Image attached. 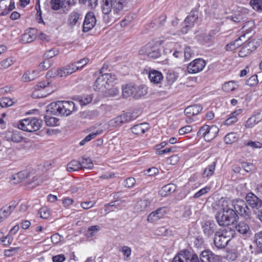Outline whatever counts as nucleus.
<instances>
[{
	"instance_id": "nucleus-1",
	"label": "nucleus",
	"mask_w": 262,
	"mask_h": 262,
	"mask_svg": "<svg viewBox=\"0 0 262 262\" xmlns=\"http://www.w3.org/2000/svg\"><path fill=\"white\" fill-rule=\"evenodd\" d=\"M125 0H105L102 5L103 19L106 24L115 22L122 10Z\"/></svg>"
},
{
	"instance_id": "nucleus-2",
	"label": "nucleus",
	"mask_w": 262,
	"mask_h": 262,
	"mask_svg": "<svg viewBox=\"0 0 262 262\" xmlns=\"http://www.w3.org/2000/svg\"><path fill=\"white\" fill-rule=\"evenodd\" d=\"M231 200L225 199L222 201V209L216 215V221L219 225L229 226L233 223L236 218V213L231 208Z\"/></svg>"
},
{
	"instance_id": "nucleus-3",
	"label": "nucleus",
	"mask_w": 262,
	"mask_h": 262,
	"mask_svg": "<svg viewBox=\"0 0 262 262\" xmlns=\"http://www.w3.org/2000/svg\"><path fill=\"white\" fill-rule=\"evenodd\" d=\"M56 89L57 86L51 81L44 80L34 86L32 97L35 98L46 97L54 92Z\"/></svg>"
},
{
	"instance_id": "nucleus-4",
	"label": "nucleus",
	"mask_w": 262,
	"mask_h": 262,
	"mask_svg": "<svg viewBox=\"0 0 262 262\" xmlns=\"http://www.w3.org/2000/svg\"><path fill=\"white\" fill-rule=\"evenodd\" d=\"M51 111L54 114L69 116L75 110V103L73 101H59L50 104Z\"/></svg>"
},
{
	"instance_id": "nucleus-5",
	"label": "nucleus",
	"mask_w": 262,
	"mask_h": 262,
	"mask_svg": "<svg viewBox=\"0 0 262 262\" xmlns=\"http://www.w3.org/2000/svg\"><path fill=\"white\" fill-rule=\"evenodd\" d=\"M117 79L115 74L105 73L101 74L96 80L93 88L95 91L103 92L112 85Z\"/></svg>"
},
{
	"instance_id": "nucleus-6",
	"label": "nucleus",
	"mask_w": 262,
	"mask_h": 262,
	"mask_svg": "<svg viewBox=\"0 0 262 262\" xmlns=\"http://www.w3.org/2000/svg\"><path fill=\"white\" fill-rule=\"evenodd\" d=\"M253 21L247 22L242 29V32H246V33L243 34L238 37V38L228 43L226 47V50L227 51H233L246 42L247 40V38H246V34L251 32L253 30Z\"/></svg>"
},
{
	"instance_id": "nucleus-7",
	"label": "nucleus",
	"mask_w": 262,
	"mask_h": 262,
	"mask_svg": "<svg viewBox=\"0 0 262 262\" xmlns=\"http://www.w3.org/2000/svg\"><path fill=\"white\" fill-rule=\"evenodd\" d=\"M41 120L34 117H30L20 120L18 124L19 129L28 132H35L39 129Z\"/></svg>"
},
{
	"instance_id": "nucleus-8",
	"label": "nucleus",
	"mask_w": 262,
	"mask_h": 262,
	"mask_svg": "<svg viewBox=\"0 0 262 262\" xmlns=\"http://www.w3.org/2000/svg\"><path fill=\"white\" fill-rule=\"evenodd\" d=\"M233 206L235 213H238L239 215L244 217L246 219H250L251 217V212L246 203L244 201L241 199H236L231 201L230 207Z\"/></svg>"
},
{
	"instance_id": "nucleus-9",
	"label": "nucleus",
	"mask_w": 262,
	"mask_h": 262,
	"mask_svg": "<svg viewBox=\"0 0 262 262\" xmlns=\"http://www.w3.org/2000/svg\"><path fill=\"white\" fill-rule=\"evenodd\" d=\"M219 128L216 125H204L199 130L198 135L204 138L207 142L213 140L218 135Z\"/></svg>"
},
{
	"instance_id": "nucleus-10",
	"label": "nucleus",
	"mask_w": 262,
	"mask_h": 262,
	"mask_svg": "<svg viewBox=\"0 0 262 262\" xmlns=\"http://www.w3.org/2000/svg\"><path fill=\"white\" fill-rule=\"evenodd\" d=\"M139 54L141 55H146L151 59H157L161 56L159 49L154 46V43L148 42L139 51Z\"/></svg>"
},
{
	"instance_id": "nucleus-11",
	"label": "nucleus",
	"mask_w": 262,
	"mask_h": 262,
	"mask_svg": "<svg viewBox=\"0 0 262 262\" xmlns=\"http://www.w3.org/2000/svg\"><path fill=\"white\" fill-rule=\"evenodd\" d=\"M262 42L261 39L256 37L250 39L247 45L243 47L238 52V56L244 57L249 55L252 51L257 49Z\"/></svg>"
},
{
	"instance_id": "nucleus-12",
	"label": "nucleus",
	"mask_w": 262,
	"mask_h": 262,
	"mask_svg": "<svg viewBox=\"0 0 262 262\" xmlns=\"http://www.w3.org/2000/svg\"><path fill=\"white\" fill-rule=\"evenodd\" d=\"M202 110L203 107L200 104H194L187 107L184 110V114L187 117L186 122L190 123L195 121L197 119V116Z\"/></svg>"
},
{
	"instance_id": "nucleus-13",
	"label": "nucleus",
	"mask_w": 262,
	"mask_h": 262,
	"mask_svg": "<svg viewBox=\"0 0 262 262\" xmlns=\"http://www.w3.org/2000/svg\"><path fill=\"white\" fill-rule=\"evenodd\" d=\"M198 19V11L196 9H193L185 19L184 23L185 26L181 29V32L186 34L188 31L193 27L195 23Z\"/></svg>"
},
{
	"instance_id": "nucleus-14",
	"label": "nucleus",
	"mask_w": 262,
	"mask_h": 262,
	"mask_svg": "<svg viewBox=\"0 0 262 262\" xmlns=\"http://www.w3.org/2000/svg\"><path fill=\"white\" fill-rule=\"evenodd\" d=\"M246 201L255 213H257V211L262 207V200L252 192L247 193L246 196Z\"/></svg>"
},
{
	"instance_id": "nucleus-15",
	"label": "nucleus",
	"mask_w": 262,
	"mask_h": 262,
	"mask_svg": "<svg viewBox=\"0 0 262 262\" xmlns=\"http://www.w3.org/2000/svg\"><path fill=\"white\" fill-rule=\"evenodd\" d=\"M205 61L202 58H196L187 66V71L189 74L198 73L204 69L206 66Z\"/></svg>"
},
{
	"instance_id": "nucleus-16",
	"label": "nucleus",
	"mask_w": 262,
	"mask_h": 262,
	"mask_svg": "<svg viewBox=\"0 0 262 262\" xmlns=\"http://www.w3.org/2000/svg\"><path fill=\"white\" fill-rule=\"evenodd\" d=\"M96 24V18L93 12L86 13L83 24V31L88 32L92 29Z\"/></svg>"
},
{
	"instance_id": "nucleus-17",
	"label": "nucleus",
	"mask_w": 262,
	"mask_h": 262,
	"mask_svg": "<svg viewBox=\"0 0 262 262\" xmlns=\"http://www.w3.org/2000/svg\"><path fill=\"white\" fill-rule=\"evenodd\" d=\"M5 139L8 141L19 143L24 140L21 132L18 130H8L5 133Z\"/></svg>"
},
{
	"instance_id": "nucleus-18",
	"label": "nucleus",
	"mask_w": 262,
	"mask_h": 262,
	"mask_svg": "<svg viewBox=\"0 0 262 262\" xmlns=\"http://www.w3.org/2000/svg\"><path fill=\"white\" fill-rule=\"evenodd\" d=\"M79 70L75 62H71L63 68L57 70V74L59 77H66Z\"/></svg>"
},
{
	"instance_id": "nucleus-19",
	"label": "nucleus",
	"mask_w": 262,
	"mask_h": 262,
	"mask_svg": "<svg viewBox=\"0 0 262 262\" xmlns=\"http://www.w3.org/2000/svg\"><path fill=\"white\" fill-rule=\"evenodd\" d=\"M38 30L37 29L30 28L27 30L20 38V41L23 43H30L33 41L37 37Z\"/></svg>"
},
{
	"instance_id": "nucleus-20",
	"label": "nucleus",
	"mask_w": 262,
	"mask_h": 262,
	"mask_svg": "<svg viewBox=\"0 0 262 262\" xmlns=\"http://www.w3.org/2000/svg\"><path fill=\"white\" fill-rule=\"evenodd\" d=\"M167 212L165 207L158 208L148 215L147 220L149 223H155L158 220L163 219L167 213Z\"/></svg>"
},
{
	"instance_id": "nucleus-21",
	"label": "nucleus",
	"mask_w": 262,
	"mask_h": 262,
	"mask_svg": "<svg viewBox=\"0 0 262 262\" xmlns=\"http://www.w3.org/2000/svg\"><path fill=\"white\" fill-rule=\"evenodd\" d=\"M15 8L14 2L12 0L0 1V10L1 15H6Z\"/></svg>"
},
{
	"instance_id": "nucleus-22",
	"label": "nucleus",
	"mask_w": 262,
	"mask_h": 262,
	"mask_svg": "<svg viewBox=\"0 0 262 262\" xmlns=\"http://www.w3.org/2000/svg\"><path fill=\"white\" fill-rule=\"evenodd\" d=\"M130 120L127 114H123L110 121V125L113 127H118L128 122Z\"/></svg>"
},
{
	"instance_id": "nucleus-23",
	"label": "nucleus",
	"mask_w": 262,
	"mask_h": 262,
	"mask_svg": "<svg viewBox=\"0 0 262 262\" xmlns=\"http://www.w3.org/2000/svg\"><path fill=\"white\" fill-rule=\"evenodd\" d=\"M148 75L150 82L154 84L160 83L163 79L162 73L158 70H149Z\"/></svg>"
},
{
	"instance_id": "nucleus-24",
	"label": "nucleus",
	"mask_w": 262,
	"mask_h": 262,
	"mask_svg": "<svg viewBox=\"0 0 262 262\" xmlns=\"http://www.w3.org/2000/svg\"><path fill=\"white\" fill-rule=\"evenodd\" d=\"M202 228L205 235L208 237L216 233V226L213 222H206L203 225Z\"/></svg>"
},
{
	"instance_id": "nucleus-25",
	"label": "nucleus",
	"mask_w": 262,
	"mask_h": 262,
	"mask_svg": "<svg viewBox=\"0 0 262 262\" xmlns=\"http://www.w3.org/2000/svg\"><path fill=\"white\" fill-rule=\"evenodd\" d=\"M229 242V239H227L222 234L219 232L215 233L214 243L217 248L221 249L225 248Z\"/></svg>"
},
{
	"instance_id": "nucleus-26",
	"label": "nucleus",
	"mask_w": 262,
	"mask_h": 262,
	"mask_svg": "<svg viewBox=\"0 0 262 262\" xmlns=\"http://www.w3.org/2000/svg\"><path fill=\"white\" fill-rule=\"evenodd\" d=\"M149 129L148 123H140L135 125L130 128L131 132L137 136H141Z\"/></svg>"
},
{
	"instance_id": "nucleus-27",
	"label": "nucleus",
	"mask_w": 262,
	"mask_h": 262,
	"mask_svg": "<svg viewBox=\"0 0 262 262\" xmlns=\"http://www.w3.org/2000/svg\"><path fill=\"white\" fill-rule=\"evenodd\" d=\"M200 259L201 262H215L216 255L210 250H205L201 252Z\"/></svg>"
},
{
	"instance_id": "nucleus-28",
	"label": "nucleus",
	"mask_w": 262,
	"mask_h": 262,
	"mask_svg": "<svg viewBox=\"0 0 262 262\" xmlns=\"http://www.w3.org/2000/svg\"><path fill=\"white\" fill-rule=\"evenodd\" d=\"M16 208L15 202H11L6 205L0 210V215L1 217L5 219L9 216Z\"/></svg>"
},
{
	"instance_id": "nucleus-29",
	"label": "nucleus",
	"mask_w": 262,
	"mask_h": 262,
	"mask_svg": "<svg viewBox=\"0 0 262 262\" xmlns=\"http://www.w3.org/2000/svg\"><path fill=\"white\" fill-rule=\"evenodd\" d=\"M151 201L149 199L141 200L137 202L135 210L137 212L144 211L149 208Z\"/></svg>"
},
{
	"instance_id": "nucleus-30",
	"label": "nucleus",
	"mask_w": 262,
	"mask_h": 262,
	"mask_svg": "<svg viewBox=\"0 0 262 262\" xmlns=\"http://www.w3.org/2000/svg\"><path fill=\"white\" fill-rule=\"evenodd\" d=\"M15 177L16 178H19L22 182L26 180V182L29 184L37 179L35 176H32L31 173H28L25 171H20L15 174Z\"/></svg>"
},
{
	"instance_id": "nucleus-31",
	"label": "nucleus",
	"mask_w": 262,
	"mask_h": 262,
	"mask_svg": "<svg viewBox=\"0 0 262 262\" xmlns=\"http://www.w3.org/2000/svg\"><path fill=\"white\" fill-rule=\"evenodd\" d=\"M147 86L143 84L139 86L135 85L134 98L138 99L144 96L147 93Z\"/></svg>"
},
{
	"instance_id": "nucleus-32",
	"label": "nucleus",
	"mask_w": 262,
	"mask_h": 262,
	"mask_svg": "<svg viewBox=\"0 0 262 262\" xmlns=\"http://www.w3.org/2000/svg\"><path fill=\"white\" fill-rule=\"evenodd\" d=\"M218 31L215 30H211L208 34H205L202 36V43L204 45H207L209 46L213 42L214 36L216 34Z\"/></svg>"
},
{
	"instance_id": "nucleus-33",
	"label": "nucleus",
	"mask_w": 262,
	"mask_h": 262,
	"mask_svg": "<svg viewBox=\"0 0 262 262\" xmlns=\"http://www.w3.org/2000/svg\"><path fill=\"white\" fill-rule=\"evenodd\" d=\"M135 85L132 83H128L123 85L122 87V95L124 98L133 96L134 98Z\"/></svg>"
},
{
	"instance_id": "nucleus-34",
	"label": "nucleus",
	"mask_w": 262,
	"mask_h": 262,
	"mask_svg": "<svg viewBox=\"0 0 262 262\" xmlns=\"http://www.w3.org/2000/svg\"><path fill=\"white\" fill-rule=\"evenodd\" d=\"M217 161H213L208 165L204 170L202 173V177L204 178H210L214 173Z\"/></svg>"
},
{
	"instance_id": "nucleus-35",
	"label": "nucleus",
	"mask_w": 262,
	"mask_h": 262,
	"mask_svg": "<svg viewBox=\"0 0 262 262\" xmlns=\"http://www.w3.org/2000/svg\"><path fill=\"white\" fill-rule=\"evenodd\" d=\"M190 254L187 250L181 251L174 256L171 262H184V259L187 260L189 258Z\"/></svg>"
},
{
	"instance_id": "nucleus-36",
	"label": "nucleus",
	"mask_w": 262,
	"mask_h": 262,
	"mask_svg": "<svg viewBox=\"0 0 262 262\" xmlns=\"http://www.w3.org/2000/svg\"><path fill=\"white\" fill-rule=\"evenodd\" d=\"M81 14L78 11H73L69 16L68 24L70 26H73L76 25L79 20H81Z\"/></svg>"
},
{
	"instance_id": "nucleus-37",
	"label": "nucleus",
	"mask_w": 262,
	"mask_h": 262,
	"mask_svg": "<svg viewBox=\"0 0 262 262\" xmlns=\"http://www.w3.org/2000/svg\"><path fill=\"white\" fill-rule=\"evenodd\" d=\"M81 162L73 160L67 164V169L68 171H75L81 169Z\"/></svg>"
},
{
	"instance_id": "nucleus-38",
	"label": "nucleus",
	"mask_w": 262,
	"mask_h": 262,
	"mask_svg": "<svg viewBox=\"0 0 262 262\" xmlns=\"http://www.w3.org/2000/svg\"><path fill=\"white\" fill-rule=\"evenodd\" d=\"M105 207V212L106 213H108L111 212L116 211L121 209V206L117 201L111 202L104 205Z\"/></svg>"
},
{
	"instance_id": "nucleus-39",
	"label": "nucleus",
	"mask_w": 262,
	"mask_h": 262,
	"mask_svg": "<svg viewBox=\"0 0 262 262\" xmlns=\"http://www.w3.org/2000/svg\"><path fill=\"white\" fill-rule=\"evenodd\" d=\"M238 88V85L237 82L234 81H230L225 83L222 89L224 91L229 93L236 90Z\"/></svg>"
},
{
	"instance_id": "nucleus-40",
	"label": "nucleus",
	"mask_w": 262,
	"mask_h": 262,
	"mask_svg": "<svg viewBox=\"0 0 262 262\" xmlns=\"http://www.w3.org/2000/svg\"><path fill=\"white\" fill-rule=\"evenodd\" d=\"M236 229L239 233L242 234L247 235L250 232L248 225L244 222H239L236 226Z\"/></svg>"
},
{
	"instance_id": "nucleus-41",
	"label": "nucleus",
	"mask_w": 262,
	"mask_h": 262,
	"mask_svg": "<svg viewBox=\"0 0 262 262\" xmlns=\"http://www.w3.org/2000/svg\"><path fill=\"white\" fill-rule=\"evenodd\" d=\"M176 189V186L173 184H168L162 187L160 190L161 194L165 196L169 194L174 192Z\"/></svg>"
},
{
	"instance_id": "nucleus-42",
	"label": "nucleus",
	"mask_w": 262,
	"mask_h": 262,
	"mask_svg": "<svg viewBox=\"0 0 262 262\" xmlns=\"http://www.w3.org/2000/svg\"><path fill=\"white\" fill-rule=\"evenodd\" d=\"M238 135L234 132H231L227 134L224 138L226 144H230L236 142L238 139Z\"/></svg>"
},
{
	"instance_id": "nucleus-43",
	"label": "nucleus",
	"mask_w": 262,
	"mask_h": 262,
	"mask_svg": "<svg viewBox=\"0 0 262 262\" xmlns=\"http://www.w3.org/2000/svg\"><path fill=\"white\" fill-rule=\"evenodd\" d=\"M226 227L222 230V234L227 239L230 240L234 237L235 234V231L231 229L228 226H225Z\"/></svg>"
},
{
	"instance_id": "nucleus-44",
	"label": "nucleus",
	"mask_w": 262,
	"mask_h": 262,
	"mask_svg": "<svg viewBox=\"0 0 262 262\" xmlns=\"http://www.w3.org/2000/svg\"><path fill=\"white\" fill-rule=\"evenodd\" d=\"M260 121V119L257 118L256 115H253L246 121L245 126L246 128H252Z\"/></svg>"
},
{
	"instance_id": "nucleus-45",
	"label": "nucleus",
	"mask_w": 262,
	"mask_h": 262,
	"mask_svg": "<svg viewBox=\"0 0 262 262\" xmlns=\"http://www.w3.org/2000/svg\"><path fill=\"white\" fill-rule=\"evenodd\" d=\"M178 75L174 72H168L166 74V79L167 84L171 86L178 79Z\"/></svg>"
},
{
	"instance_id": "nucleus-46",
	"label": "nucleus",
	"mask_w": 262,
	"mask_h": 262,
	"mask_svg": "<svg viewBox=\"0 0 262 262\" xmlns=\"http://www.w3.org/2000/svg\"><path fill=\"white\" fill-rule=\"evenodd\" d=\"M238 114L237 111L231 113L229 117L224 121V124L226 125H231L237 121L236 116Z\"/></svg>"
},
{
	"instance_id": "nucleus-47",
	"label": "nucleus",
	"mask_w": 262,
	"mask_h": 262,
	"mask_svg": "<svg viewBox=\"0 0 262 262\" xmlns=\"http://www.w3.org/2000/svg\"><path fill=\"white\" fill-rule=\"evenodd\" d=\"M35 71H28L26 72L21 77V80L24 82H28L33 80L35 78Z\"/></svg>"
},
{
	"instance_id": "nucleus-48",
	"label": "nucleus",
	"mask_w": 262,
	"mask_h": 262,
	"mask_svg": "<svg viewBox=\"0 0 262 262\" xmlns=\"http://www.w3.org/2000/svg\"><path fill=\"white\" fill-rule=\"evenodd\" d=\"M14 61V60L13 57H10L7 58L0 62V69H6L8 68L10 66L13 64Z\"/></svg>"
},
{
	"instance_id": "nucleus-49",
	"label": "nucleus",
	"mask_w": 262,
	"mask_h": 262,
	"mask_svg": "<svg viewBox=\"0 0 262 262\" xmlns=\"http://www.w3.org/2000/svg\"><path fill=\"white\" fill-rule=\"evenodd\" d=\"M82 169H92L94 164L92 160L89 158H83L81 162Z\"/></svg>"
},
{
	"instance_id": "nucleus-50",
	"label": "nucleus",
	"mask_w": 262,
	"mask_h": 262,
	"mask_svg": "<svg viewBox=\"0 0 262 262\" xmlns=\"http://www.w3.org/2000/svg\"><path fill=\"white\" fill-rule=\"evenodd\" d=\"M120 251L122 252L124 260H127L129 259L132 253V250L130 247L127 246H124L122 247Z\"/></svg>"
},
{
	"instance_id": "nucleus-51",
	"label": "nucleus",
	"mask_w": 262,
	"mask_h": 262,
	"mask_svg": "<svg viewBox=\"0 0 262 262\" xmlns=\"http://www.w3.org/2000/svg\"><path fill=\"white\" fill-rule=\"evenodd\" d=\"M38 214L41 218L47 219L50 215V211L48 207H42L39 209Z\"/></svg>"
},
{
	"instance_id": "nucleus-52",
	"label": "nucleus",
	"mask_w": 262,
	"mask_h": 262,
	"mask_svg": "<svg viewBox=\"0 0 262 262\" xmlns=\"http://www.w3.org/2000/svg\"><path fill=\"white\" fill-rule=\"evenodd\" d=\"M50 4L51 8L54 10H58L60 8H64L62 0H51Z\"/></svg>"
},
{
	"instance_id": "nucleus-53",
	"label": "nucleus",
	"mask_w": 262,
	"mask_h": 262,
	"mask_svg": "<svg viewBox=\"0 0 262 262\" xmlns=\"http://www.w3.org/2000/svg\"><path fill=\"white\" fill-rule=\"evenodd\" d=\"M250 4L254 10L262 11V0H251Z\"/></svg>"
},
{
	"instance_id": "nucleus-54",
	"label": "nucleus",
	"mask_w": 262,
	"mask_h": 262,
	"mask_svg": "<svg viewBox=\"0 0 262 262\" xmlns=\"http://www.w3.org/2000/svg\"><path fill=\"white\" fill-rule=\"evenodd\" d=\"M61 201L63 207L66 209H69L74 202V200L69 196L63 197Z\"/></svg>"
},
{
	"instance_id": "nucleus-55",
	"label": "nucleus",
	"mask_w": 262,
	"mask_h": 262,
	"mask_svg": "<svg viewBox=\"0 0 262 262\" xmlns=\"http://www.w3.org/2000/svg\"><path fill=\"white\" fill-rule=\"evenodd\" d=\"M13 102L8 97H3L0 98V106L2 107H7L12 105Z\"/></svg>"
},
{
	"instance_id": "nucleus-56",
	"label": "nucleus",
	"mask_w": 262,
	"mask_h": 262,
	"mask_svg": "<svg viewBox=\"0 0 262 262\" xmlns=\"http://www.w3.org/2000/svg\"><path fill=\"white\" fill-rule=\"evenodd\" d=\"M80 4H83L91 9L94 8L97 5V0H79Z\"/></svg>"
},
{
	"instance_id": "nucleus-57",
	"label": "nucleus",
	"mask_w": 262,
	"mask_h": 262,
	"mask_svg": "<svg viewBox=\"0 0 262 262\" xmlns=\"http://www.w3.org/2000/svg\"><path fill=\"white\" fill-rule=\"evenodd\" d=\"M255 241L258 248L262 250V231H260L255 234Z\"/></svg>"
},
{
	"instance_id": "nucleus-58",
	"label": "nucleus",
	"mask_w": 262,
	"mask_h": 262,
	"mask_svg": "<svg viewBox=\"0 0 262 262\" xmlns=\"http://www.w3.org/2000/svg\"><path fill=\"white\" fill-rule=\"evenodd\" d=\"M58 53L59 51L57 49H52L47 51L45 53L44 56L46 58H47V59L49 60V59L51 58L58 55Z\"/></svg>"
},
{
	"instance_id": "nucleus-59",
	"label": "nucleus",
	"mask_w": 262,
	"mask_h": 262,
	"mask_svg": "<svg viewBox=\"0 0 262 262\" xmlns=\"http://www.w3.org/2000/svg\"><path fill=\"white\" fill-rule=\"evenodd\" d=\"M13 241V238L10 235H7V236L0 238V244H2L4 246L10 245Z\"/></svg>"
},
{
	"instance_id": "nucleus-60",
	"label": "nucleus",
	"mask_w": 262,
	"mask_h": 262,
	"mask_svg": "<svg viewBox=\"0 0 262 262\" xmlns=\"http://www.w3.org/2000/svg\"><path fill=\"white\" fill-rule=\"evenodd\" d=\"M45 122L48 126H55L57 124L58 119L54 117H46Z\"/></svg>"
},
{
	"instance_id": "nucleus-61",
	"label": "nucleus",
	"mask_w": 262,
	"mask_h": 262,
	"mask_svg": "<svg viewBox=\"0 0 262 262\" xmlns=\"http://www.w3.org/2000/svg\"><path fill=\"white\" fill-rule=\"evenodd\" d=\"M51 66V61L48 59H46L39 64L38 68L40 71H45L48 70Z\"/></svg>"
},
{
	"instance_id": "nucleus-62",
	"label": "nucleus",
	"mask_w": 262,
	"mask_h": 262,
	"mask_svg": "<svg viewBox=\"0 0 262 262\" xmlns=\"http://www.w3.org/2000/svg\"><path fill=\"white\" fill-rule=\"evenodd\" d=\"M210 190V187L209 186H206L200 190H199L198 192H196L193 195L194 198H198L202 195L206 194L207 192L209 191Z\"/></svg>"
},
{
	"instance_id": "nucleus-63",
	"label": "nucleus",
	"mask_w": 262,
	"mask_h": 262,
	"mask_svg": "<svg viewBox=\"0 0 262 262\" xmlns=\"http://www.w3.org/2000/svg\"><path fill=\"white\" fill-rule=\"evenodd\" d=\"M177 147L176 146H172L170 147L166 148L162 150H157V154L159 155H163L167 153L174 152L177 151Z\"/></svg>"
},
{
	"instance_id": "nucleus-64",
	"label": "nucleus",
	"mask_w": 262,
	"mask_h": 262,
	"mask_svg": "<svg viewBox=\"0 0 262 262\" xmlns=\"http://www.w3.org/2000/svg\"><path fill=\"white\" fill-rule=\"evenodd\" d=\"M242 168L247 172L252 171L254 168V165L252 163L243 162L241 164Z\"/></svg>"
}]
</instances>
